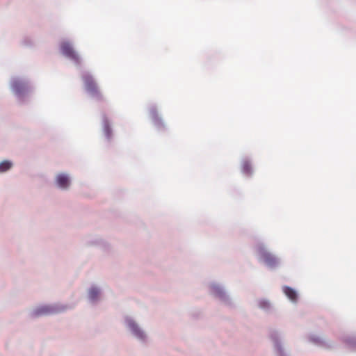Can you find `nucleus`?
Returning <instances> with one entry per match:
<instances>
[{"label":"nucleus","instance_id":"nucleus-1","mask_svg":"<svg viewBox=\"0 0 356 356\" xmlns=\"http://www.w3.org/2000/svg\"><path fill=\"white\" fill-rule=\"evenodd\" d=\"M83 81L86 90L92 95H97L99 93L97 86L94 81L93 79L89 76L86 75L83 76Z\"/></svg>","mask_w":356,"mask_h":356},{"label":"nucleus","instance_id":"nucleus-2","mask_svg":"<svg viewBox=\"0 0 356 356\" xmlns=\"http://www.w3.org/2000/svg\"><path fill=\"white\" fill-rule=\"evenodd\" d=\"M60 48L63 54L72 59L77 60L78 56L69 42H63Z\"/></svg>","mask_w":356,"mask_h":356},{"label":"nucleus","instance_id":"nucleus-3","mask_svg":"<svg viewBox=\"0 0 356 356\" xmlns=\"http://www.w3.org/2000/svg\"><path fill=\"white\" fill-rule=\"evenodd\" d=\"M55 312V309L54 307L51 306H42L38 308H37L33 312V315L35 316H39L42 315H47L51 314Z\"/></svg>","mask_w":356,"mask_h":356},{"label":"nucleus","instance_id":"nucleus-4","mask_svg":"<svg viewBox=\"0 0 356 356\" xmlns=\"http://www.w3.org/2000/svg\"><path fill=\"white\" fill-rule=\"evenodd\" d=\"M12 88L17 94H20L26 90V85L20 80H14L12 82Z\"/></svg>","mask_w":356,"mask_h":356},{"label":"nucleus","instance_id":"nucleus-5","mask_svg":"<svg viewBox=\"0 0 356 356\" xmlns=\"http://www.w3.org/2000/svg\"><path fill=\"white\" fill-rule=\"evenodd\" d=\"M56 182L59 187L67 188L70 185L68 177L64 174H60L56 177Z\"/></svg>","mask_w":356,"mask_h":356},{"label":"nucleus","instance_id":"nucleus-6","mask_svg":"<svg viewBox=\"0 0 356 356\" xmlns=\"http://www.w3.org/2000/svg\"><path fill=\"white\" fill-rule=\"evenodd\" d=\"M284 292L291 300L293 302L296 300L297 294L296 292L292 288L286 286L284 288Z\"/></svg>","mask_w":356,"mask_h":356},{"label":"nucleus","instance_id":"nucleus-7","mask_svg":"<svg viewBox=\"0 0 356 356\" xmlns=\"http://www.w3.org/2000/svg\"><path fill=\"white\" fill-rule=\"evenodd\" d=\"M129 325L130 329L132 330V332L134 333L136 336H137L139 338L143 337V333L139 330L138 326L134 322H130Z\"/></svg>","mask_w":356,"mask_h":356},{"label":"nucleus","instance_id":"nucleus-8","mask_svg":"<svg viewBox=\"0 0 356 356\" xmlns=\"http://www.w3.org/2000/svg\"><path fill=\"white\" fill-rule=\"evenodd\" d=\"M263 257L264 261L269 266H273L276 264L275 259L270 253H264Z\"/></svg>","mask_w":356,"mask_h":356},{"label":"nucleus","instance_id":"nucleus-9","mask_svg":"<svg viewBox=\"0 0 356 356\" xmlns=\"http://www.w3.org/2000/svg\"><path fill=\"white\" fill-rule=\"evenodd\" d=\"M242 171L246 175H250L252 173V167L249 161H245L243 162Z\"/></svg>","mask_w":356,"mask_h":356},{"label":"nucleus","instance_id":"nucleus-10","mask_svg":"<svg viewBox=\"0 0 356 356\" xmlns=\"http://www.w3.org/2000/svg\"><path fill=\"white\" fill-rule=\"evenodd\" d=\"M13 164L10 161H3L0 163V172H3L9 170L12 167Z\"/></svg>","mask_w":356,"mask_h":356},{"label":"nucleus","instance_id":"nucleus-11","mask_svg":"<svg viewBox=\"0 0 356 356\" xmlns=\"http://www.w3.org/2000/svg\"><path fill=\"white\" fill-rule=\"evenodd\" d=\"M99 295V291L98 289L95 288H92L89 291V298L92 300H95Z\"/></svg>","mask_w":356,"mask_h":356},{"label":"nucleus","instance_id":"nucleus-12","mask_svg":"<svg viewBox=\"0 0 356 356\" xmlns=\"http://www.w3.org/2000/svg\"><path fill=\"white\" fill-rule=\"evenodd\" d=\"M106 134L108 135V136H110V129L108 126L106 127Z\"/></svg>","mask_w":356,"mask_h":356}]
</instances>
